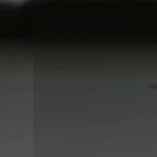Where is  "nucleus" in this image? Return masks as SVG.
<instances>
[{
	"label": "nucleus",
	"mask_w": 157,
	"mask_h": 157,
	"mask_svg": "<svg viewBox=\"0 0 157 157\" xmlns=\"http://www.w3.org/2000/svg\"><path fill=\"white\" fill-rule=\"evenodd\" d=\"M155 86L157 87V85Z\"/></svg>",
	"instance_id": "obj_1"
}]
</instances>
